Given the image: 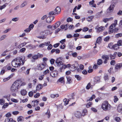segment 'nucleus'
I'll list each match as a JSON object with an SVG mask.
<instances>
[{
    "label": "nucleus",
    "mask_w": 122,
    "mask_h": 122,
    "mask_svg": "<svg viewBox=\"0 0 122 122\" xmlns=\"http://www.w3.org/2000/svg\"><path fill=\"white\" fill-rule=\"evenodd\" d=\"M75 77L78 80H80L81 79V77L78 75H76L75 76Z\"/></svg>",
    "instance_id": "obj_46"
},
{
    "label": "nucleus",
    "mask_w": 122,
    "mask_h": 122,
    "mask_svg": "<svg viewBox=\"0 0 122 122\" xmlns=\"http://www.w3.org/2000/svg\"><path fill=\"white\" fill-rule=\"evenodd\" d=\"M39 102L37 100L32 101L31 103L32 106L34 107L37 105L38 104Z\"/></svg>",
    "instance_id": "obj_16"
},
{
    "label": "nucleus",
    "mask_w": 122,
    "mask_h": 122,
    "mask_svg": "<svg viewBox=\"0 0 122 122\" xmlns=\"http://www.w3.org/2000/svg\"><path fill=\"white\" fill-rule=\"evenodd\" d=\"M67 79V81L68 83L70 84L71 82V78L69 76H66Z\"/></svg>",
    "instance_id": "obj_32"
},
{
    "label": "nucleus",
    "mask_w": 122,
    "mask_h": 122,
    "mask_svg": "<svg viewBox=\"0 0 122 122\" xmlns=\"http://www.w3.org/2000/svg\"><path fill=\"white\" fill-rule=\"evenodd\" d=\"M75 115L76 117L78 118H80L82 116L81 113L79 111H77L76 112Z\"/></svg>",
    "instance_id": "obj_14"
},
{
    "label": "nucleus",
    "mask_w": 122,
    "mask_h": 122,
    "mask_svg": "<svg viewBox=\"0 0 122 122\" xmlns=\"http://www.w3.org/2000/svg\"><path fill=\"white\" fill-rule=\"evenodd\" d=\"M64 78L63 77H61L59 79L57 80L58 82H60L61 83H64Z\"/></svg>",
    "instance_id": "obj_21"
},
{
    "label": "nucleus",
    "mask_w": 122,
    "mask_h": 122,
    "mask_svg": "<svg viewBox=\"0 0 122 122\" xmlns=\"http://www.w3.org/2000/svg\"><path fill=\"white\" fill-rule=\"evenodd\" d=\"M122 66V63H118L115 66V69L116 71H117L118 69L121 68Z\"/></svg>",
    "instance_id": "obj_11"
},
{
    "label": "nucleus",
    "mask_w": 122,
    "mask_h": 122,
    "mask_svg": "<svg viewBox=\"0 0 122 122\" xmlns=\"http://www.w3.org/2000/svg\"><path fill=\"white\" fill-rule=\"evenodd\" d=\"M50 96L51 98H54L55 97H58L59 95L57 94L55 95L52 94Z\"/></svg>",
    "instance_id": "obj_39"
},
{
    "label": "nucleus",
    "mask_w": 122,
    "mask_h": 122,
    "mask_svg": "<svg viewBox=\"0 0 122 122\" xmlns=\"http://www.w3.org/2000/svg\"><path fill=\"white\" fill-rule=\"evenodd\" d=\"M8 105L9 104L8 103H5L4 104H3V106L2 107V108L3 109H5V108H7V107L8 106Z\"/></svg>",
    "instance_id": "obj_45"
},
{
    "label": "nucleus",
    "mask_w": 122,
    "mask_h": 122,
    "mask_svg": "<svg viewBox=\"0 0 122 122\" xmlns=\"http://www.w3.org/2000/svg\"><path fill=\"white\" fill-rule=\"evenodd\" d=\"M92 85H91V83L89 82L87 85L86 87V88L87 89H89L90 88L92 87L91 86Z\"/></svg>",
    "instance_id": "obj_42"
},
{
    "label": "nucleus",
    "mask_w": 122,
    "mask_h": 122,
    "mask_svg": "<svg viewBox=\"0 0 122 122\" xmlns=\"http://www.w3.org/2000/svg\"><path fill=\"white\" fill-rule=\"evenodd\" d=\"M95 29L97 30V32H99L100 31L103 30L105 29V28L104 27H102V26L97 28V26L95 28Z\"/></svg>",
    "instance_id": "obj_12"
},
{
    "label": "nucleus",
    "mask_w": 122,
    "mask_h": 122,
    "mask_svg": "<svg viewBox=\"0 0 122 122\" xmlns=\"http://www.w3.org/2000/svg\"><path fill=\"white\" fill-rule=\"evenodd\" d=\"M66 28L67 27V25H62L61 26L60 28L62 29H65V30H66L67 29L66 28Z\"/></svg>",
    "instance_id": "obj_44"
},
{
    "label": "nucleus",
    "mask_w": 122,
    "mask_h": 122,
    "mask_svg": "<svg viewBox=\"0 0 122 122\" xmlns=\"http://www.w3.org/2000/svg\"><path fill=\"white\" fill-rule=\"evenodd\" d=\"M27 4V2L26 1H24L20 5V7L21 8H22L26 5Z\"/></svg>",
    "instance_id": "obj_25"
},
{
    "label": "nucleus",
    "mask_w": 122,
    "mask_h": 122,
    "mask_svg": "<svg viewBox=\"0 0 122 122\" xmlns=\"http://www.w3.org/2000/svg\"><path fill=\"white\" fill-rule=\"evenodd\" d=\"M115 6L114 4H111L107 10V12L110 13L113 11Z\"/></svg>",
    "instance_id": "obj_10"
},
{
    "label": "nucleus",
    "mask_w": 122,
    "mask_h": 122,
    "mask_svg": "<svg viewBox=\"0 0 122 122\" xmlns=\"http://www.w3.org/2000/svg\"><path fill=\"white\" fill-rule=\"evenodd\" d=\"M47 66V65L46 63L45 62H43L37 65V69L39 71H41L45 69Z\"/></svg>",
    "instance_id": "obj_4"
},
{
    "label": "nucleus",
    "mask_w": 122,
    "mask_h": 122,
    "mask_svg": "<svg viewBox=\"0 0 122 122\" xmlns=\"http://www.w3.org/2000/svg\"><path fill=\"white\" fill-rule=\"evenodd\" d=\"M23 117L21 116L18 117V122H22L23 121Z\"/></svg>",
    "instance_id": "obj_27"
},
{
    "label": "nucleus",
    "mask_w": 122,
    "mask_h": 122,
    "mask_svg": "<svg viewBox=\"0 0 122 122\" xmlns=\"http://www.w3.org/2000/svg\"><path fill=\"white\" fill-rule=\"evenodd\" d=\"M100 80V78L99 77H96L94 79V82L96 83H97V82L99 81Z\"/></svg>",
    "instance_id": "obj_30"
},
{
    "label": "nucleus",
    "mask_w": 122,
    "mask_h": 122,
    "mask_svg": "<svg viewBox=\"0 0 122 122\" xmlns=\"http://www.w3.org/2000/svg\"><path fill=\"white\" fill-rule=\"evenodd\" d=\"M62 66L61 67H60L58 70L59 71H60L61 72H62L65 69V66H64L63 65H62Z\"/></svg>",
    "instance_id": "obj_29"
},
{
    "label": "nucleus",
    "mask_w": 122,
    "mask_h": 122,
    "mask_svg": "<svg viewBox=\"0 0 122 122\" xmlns=\"http://www.w3.org/2000/svg\"><path fill=\"white\" fill-rule=\"evenodd\" d=\"M55 13L57 14H59L61 11V9L59 7H57L55 10Z\"/></svg>",
    "instance_id": "obj_18"
},
{
    "label": "nucleus",
    "mask_w": 122,
    "mask_h": 122,
    "mask_svg": "<svg viewBox=\"0 0 122 122\" xmlns=\"http://www.w3.org/2000/svg\"><path fill=\"white\" fill-rule=\"evenodd\" d=\"M119 48V46L117 44H115L113 46L112 49L115 50H117Z\"/></svg>",
    "instance_id": "obj_20"
},
{
    "label": "nucleus",
    "mask_w": 122,
    "mask_h": 122,
    "mask_svg": "<svg viewBox=\"0 0 122 122\" xmlns=\"http://www.w3.org/2000/svg\"><path fill=\"white\" fill-rule=\"evenodd\" d=\"M117 110L118 112L122 113V104H120L117 107Z\"/></svg>",
    "instance_id": "obj_17"
},
{
    "label": "nucleus",
    "mask_w": 122,
    "mask_h": 122,
    "mask_svg": "<svg viewBox=\"0 0 122 122\" xmlns=\"http://www.w3.org/2000/svg\"><path fill=\"white\" fill-rule=\"evenodd\" d=\"M49 72V70L48 69H47L46 70L44 71L43 72V73L44 74L46 75L47 73H48Z\"/></svg>",
    "instance_id": "obj_58"
},
{
    "label": "nucleus",
    "mask_w": 122,
    "mask_h": 122,
    "mask_svg": "<svg viewBox=\"0 0 122 122\" xmlns=\"http://www.w3.org/2000/svg\"><path fill=\"white\" fill-rule=\"evenodd\" d=\"M62 58L61 57H59L57 59L55 62L57 66L60 67L64 64L62 62Z\"/></svg>",
    "instance_id": "obj_6"
},
{
    "label": "nucleus",
    "mask_w": 122,
    "mask_h": 122,
    "mask_svg": "<svg viewBox=\"0 0 122 122\" xmlns=\"http://www.w3.org/2000/svg\"><path fill=\"white\" fill-rule=\"evenodd\" d=\"M45 33V34L44 35V36H45L46 38V36L49 34L51 35L52 33V32H50L49 30H46L43 31H41L40 32V35H43V33Z\"/></svg>",
    "instance_id": "obj_7"
},
{
    "label": "nucleus",
    "mask_w": 122,
    "mask_h": 122,
    "mask_svg": "<svg viewBox=\"0 0 122 122\" xmlns=\"http://www.w3.org/2000/svg\"><path fill=\"white\" fill-rule=\"evenodd\" d=\"M74 96L73 94H71L69 95L68 96V97L69 99H74Z\"/></svg>",
    "instance_id": "obj_49"
},
{
    "label": "nucleus",
    "mask_w": 122,
    "mask_h": 122,
    "mask_svg": "<svg viewBox=\"0 0 122 122\" xmlns=\"http://www.w3.org/2000/svg\"><path fill=\"white\" fill-rule=\"evenodd\" d=\"M14 75V74H12L11 75H10V76H9L7 78L4 79H3V81H5L8 80H9L10 79V77H11L12 76H13Z\"/></svg>",
    "instance_id": "obj_35"
},
{
    "label": "nucleus",
    "mask_w": 122,
    "mask_h": 122,
    "mask_svg": "<svg viewBox=\"0 0 122 122\" xmlns=\"http://www.w3.org/2000/svg\"><path fill=\"white\" fill-rule=\"evenodd\" d=\"M6 120H8V122H15V121L12 118H6Z\"/></svg>",
    "instance_id": "obj_47"
},
{
    "label": "nucleus",
    "mask_w": 122,
    "mask_h": 122,
    "mask_svg": "<svg viewBox=\"0 0 122 122\" xmlns=\"http://www.w3.org/2000/svg\"><path fill=\"white\" fill-rule=\"evenodd\" d=\"M117 20H115L114 23L112 24L110 26L109 30L108 31V33L109 34L112 33L113 31V27H115L116 26L117 24Z\"/></svg>",
    "instance_id": "obj_5"
},
{
    "label": "nucleus",
    "mask_w": 122,
    "mask_h": 122,
    "mask_svg": "<svg viewBox=\"0 0 122 122\" xmlns=\"http://www.w3.org/2000/svg\"><path fill=\"white\" fill-rule=\"evenodd\" d=\"M39 57V56L37 55H35L33 56L32 58L34 60H36Z\"/></svg>",
    "instance_id": "obj_38"
},
{
    "label": "nucleus",
    "mask_w": 122,
    "mask_h": 122,
    "mask_svg": "<svg viewBox=\"0 0 122 122\" xmlns=\"http://www.w3.org/2000/svg\"><path fill=\"white\" fill-rule=\"evenodd\" d=\"M5 103V100L3 98L0 99V105H3Z\"/></svg>",
    "instance_id": "obj_40"
},
{
    "label": "nucleus",
    "mask_w": 122,
    "mask_h": 122,
    "mask_svg": "<svg viewBox=\"0 0 122 122\" xmlns=\"http://www.w3.org/2000/svg\"><path fill=\"white\" fill-rule=\"evenodd\" d=\"M8 4L7 3H5L3 5L1 6V10H2V9L5 8L6 6L8 5Z\"/></svg>",
    "instance_id": "obj_53"
},
{
    "label": "nucleus",
    "mask_w": 122,
    "mask_h": 122,
    "mask_svg": "<svg viewBox=\"0 0 122 122\" xmlns=\"http://www.w3.org/2000/svg\"><path fill=\"white\" fill-rule=\"evenodd\" d=\"M19 84V83L17 82L16 81L14 82L11 88V90L12 92H16L18 91V89L20 88Z\"/></svg>",
    "instance_id": "obj_2"
},
{
    "label": "nucleus",
    "mask_w": 122,
    "mask_h": 122,
    "mask_svg": "<svg viewBox=\"0 0 122 122\" xmlns=\"http://www.w3.org/2000/svg\"><path fill=\"white\" fill-rule=\"evenodd\" d=\"M26 50V48H23L20 50V52L24 53Z\"/></svg>",
    "instance_id": "obj_51"
},
{
    "label": "nucleus",
    "mask_w": 122,
    "mask_h": 122,
    "mask_svg": "<svg viewBox=\"0 0 122 122\" xmlns=\"http://www.w3.org/2000/svg\"><path fill=\"white\" fill-rule=\"evenodd\" d=\"M110 57L111 60H112L114 59L115 58V57L112 54H110L109 55V57Z\"/></svg>",
    "instance_id": "obj_55"
},
{
    "label": "nucleus",
    "mask_w": 122,
    "mask_h": 122,
    "mask_svg": "<svg viewBox=\"0 0 122 122\" xmlns=\"http://www.w3.org/2000/svg\"><path fill=\"white\" fill-rule=\"evenodd\" d=\"M78 65L77 63H76L75 64H73L71 66V68H74L76 70L78 67Z\"/></svg>",
    "instance_id": "obj_23"
},
{
    "label": "nucleus",
    "mask_w": 122,
    "mask_h": 122,
    "mask_svg": "<svg viewBox=\"0 0 122 122\" xmlns=\"http://www.w3.org/2000/svg\"><path fill=\"white\" fill-rule=\"evenodd\" d=\"M56 14L55 13V12H54L53 11H51L49 13V16H52V15H54L55 14Z\"/></svg>",
    "instance_id": "obj_52"
},
{
    "label": "nucleus",
    "mask_w": 122,
    "mask_h": 122,
    "mask_svg": "<svg viewBox=\"0 0 122 122\" xmlns=\"http://www.w3.org/2000/svg\"><path fill=\"white\" fill-rule=\"evenodd\" d=\"M110 38L109 36H107L105 37L104 39V40L105 41H109Z\"/></svg>",
    "instance_id": "obj_63"
},
{
    "label": "nucleus",
    "mask_w": 122,
    "mask_h": 122,
    "mask_svg": "<svg viewBox=\"0 0 122 122\" xmlns=\"http://www.w3.org/2000/svg\"><path fill=\"white\" fill-rule=\"evenodd\" d=\"M113 19V17H111L109 18H106L104 19H103V21L105 22L106 23L107 21L109 20H112Z\"/></svg>",
    "instance_id": "obj_28"
},
{
    "label": "nucleus",
    "mask_w": 122,
    "mask_h": 122,
    "mask_svg": "<svg viewBox=\"0 0 122 122\" xmlns=\"http://www.w3.org/2000/svg\"><path fill=\"white\" fill-rule=\"evenodd\" d=\"M122 36V33H119L116 34L115 35V37L116 38H118L119 37H121Z\"/></svg>",
    "instance_id": "obj_43"
},
{
    "label": "nucleus",
    "mask_w": 122,
    "mask_h": 122,
    "mask_svg": "<svg viewBox=\"0 0 122 122\" xmlns=\"http://www.w3.org/2000/svg\"><path fill=\"white\" fill-rule=\"evenodd\" d=\"M25 57L24 56L18 57L12 61V66L15 67H19L22 64L23 65L25 63Z\"/></svg>",
    "instance_id": "obj_1"
},
{
    "label": "nucleus",
    "mask_w": 122,
    "mask_h": 122,
    "mask_svg": "<svg viewBox=\"0 0 122 122\" xmlns=\"http://www.w3.org/2000/svg\"><path fill=\"white\" fill-rule=\"evenodd\" d=\"M26 47L29 49H31L33 47V46L32 44H30L26 46Z\"/></svg>",
    "instance_id": "obj_54"
},
{
    "label": "nucleus",
    "mask_w": 122,
    "mask_h": 122,
    "mask_svg": "<svg viewBox=\"0 0 122 122\" xmlns=\"http://www.w3.org/2000/svg\"><path fill=\"white\" fill-rule=\"evenodd\" d=\"M103 62L102 61L101 59H99L98 60L97 63L99 65H101Z\"/></svg>",
    "instance_id": "obj_37"
},
{
    "label": "nucleus",
    "mask_w": 122,
    "mask_h": 122,
    "mask_svg": "<svg viewBox=\"0 0 122 122\" xmlns=\"http://www.w3.org/2000/svg\"><path fill=\"white\" fill-rule=\"evenodd\" d=\"M40 95V94L39 93H37L36 94L34 95V97L35 98H37L39 97Z\"/></svg>",
    "instance_id": "obj_60"
},
{
    "label": "nucleus",
    "mask_w": 122,
    "mask_h": 122,
    "mask_svg": "<svg viewBox=\"0 0 122 122\" xmlns=\"http://www.w3.org/2000/svg\"><path fill=\"white\" fill-rule=\"evenodd\" d=\"M93 17L92 16H89L86 19L88 21H91L92 19L93 18Z\"/></svg>",
    "instance_id": "obj_48"
},
{
    "label": "nucleus",
    "mask_w": 122,
    "mask_h": 122,
    "mask_svg": "<svg viewBox=\"0 0 122 122\" xmlns=\"http://www.w3.org/2000/svg\"><path fill=\"white\" fill-rule=\"evenodd\" d=\"M55 61V60L54 59H51L50 60V62L51 64V65L53 64H54Z\"/></svg>",
    "instance_id": "obj_59"
},
{
    "label": "nucleus",
    "mask_w": 122,
    "mask_h": 122,
    "mask_svg": "<svg viewBox=\"0 0 122 122\" xmlns=\"http://www.w3.org/2000/svg\"><path fill=\"white\" fill-rule=\"evenodd\" d=\"M87 112V110L86 109H84L82 111V112L81 113L82 116H84L86 114V113Z\"/></svg>",
    "instance_id": "obj_31"
},
{
    "label": "nucleus",
    "mask_w": 122,
    "mask_h": 122,
    "mask_svg": "<svg viewBox=\"0 0 122 122\" xmlns=\"http://www.w3.org/2000/svg\"><path fill=\"white\" fill-rule=\"evenodd\" d=\"M102 58L104 60L103 62L106 64L107 63V61L109 59V56L107 55H103L102 56Z\"/></svg>",
    "instance_id": "obj_9"
},
{
    "label": "nucleus",
    "mask_w": 122,
    "mask_h": 122,
    "mask_svg": "<svg viewBox=\"0 0 122 122\" xmlns=\"http://www.w3.org/2000/svg\"><path fill=\"white\" fill-rule=\"evenodd\" d=\"M46 115L47 116V117L48 118H49L51 116V114L50 112V111L49 109H48L47 112L46 113Z\"/></svg>",
    "instance_id": "obj_34"
},
{
    "label": "nucleus",
    "mask_w": 122,
    "mask_h": 122,
    "mask_svg": "<svg viewBox=\"0 0 122 122\" xmlns=\"http://www.w3.org/2000/svg\"><path fill=\"white\" fill-rule=\"evenodd\" d=\"M11 100L12 102L15 103H17L19 102L18 100L14 98H11Z\"/></svg>",
    "instance_id": "obj_50"
},
{
    "label": "nucleus",
    "mask_w": 122,
    "mask_h": 122,
    "mask_svg": "<svg viewBox=\"0 0 122 122\" xmlns=\"http://www.w3.org/2000/svg\"><path fill=\"white\" fill-rule=\"evenodd\" d=\"M89 29L87 27H85L83 28L82 31L83 32H86Z\"/></svg>",
    "instance_id": "obj_64"
},
{
    "label": "nucleus",
    "mask_w": 122,
    "mask_h": 122,
    "mask_svg": "<svg viewBox=\"0 0 122 122\" xmlns=\"http://www.w3.org/2000/svg\"><path fill=\"white\" fill-rule=\"evenodd\" d=\"M117 44L119 46H122V41L120 40H119L118 41Z\"/></svg>",
    "instance_id": "obj_56"
},
{
    "label": "nucleus",
    "mask_w": 122,
    "mask_h": 122,
    "mask_svg": "<svg viewBox=\"0 0 122 122\" xmlns=\"http://www.w3.org/2000/svg\"><path fill=\"white\" fill-rule=\"evenodd\" d=\"M37 38L40 39H45L46 38L45 36H44V35H41V36H37Z\"/></svg>",
    "instance_id": "obj_57"
},
{
    "label": "nucleus",
    "mask_w": 122,
    "mask_h": 122,
    "mask_svg": "<svg viewBox=\"0 0 122 122\" xmlns=\"http://www.w3.org/2000/svg\"><path fill=\"white\" fill-rule=\"evenodd\" d=\"M102 107L104 111L108 110L110 109V105L108 103V101H106L102 103Z\"/></svg>",
    "instance_id": "obj_3"
},
{
    "label": "nucleus",
    "mask_w": 122,
    "mask_h": 122,
    "mask_svg": "<svg viewBox=\"0 0 122 122\" xmlns=\"http://www.w3.org/2000/svg\"><path fill=\"white\" fill-rule=\"evenodd\" d=\"M104 78L105 81L108 80L109 79L108 75L107 74H105Z\"/></svg>",
    "instance_id": "obj_41"
},
{
    "label": "nucleus",
    "mask_w": 122,
    "mask_h": 122,
    "mask_svg": "<svg viewBox=\"0 0 122 122\" xmlns=\"http://www.w3.org/2000/svg\"><path fill=\"white\" fill-rule=\"evenodd\" d=\"M20 93L22 96H25L27 94V92L25 90H23L20 91Z\"/></svg>",
    "instance_id": "obj_24"
},
{
    "label": "nucleus",
    "mask_w": 122,
    "mask_h": 122,
    "mask_svg": "<svg viewBox=\"0 0 122 122\" xmlns=\"http://www.w3.org/2000/svg\"><path fill=\"white\" fill-rule=\"evenodd\" d=\"M16 81L19 83V86L20 88L21 86H25L26 84V83L25 82H22L21 81L19 80H17Z\"/></svg>",
    "instance_id": "obj_15"
},
{
    "label": "nucleus",
    "mask_w": 122,
    "mask_h": 122,
    "mask_svg": "<svg viewBox=\"0 0 122 122\" xmlns=\"http://www.w3.org/2000/svg\"><path fill=\"white\" fill-rule=\"evenodd\" d=\"M27 44V43L26 42H24L21 43L18 46V48L19 49H20L22 47L24 46H25V45Z\"/></svg>",
    "instance_id": "obj_22"
},
{
    "label": "nucleus",
    "mask_w": 122,
    "mask_h": 122,
    "mask_svg": "<svg viewBox=\"0 0 122 122\" xmlns=\"http://www.w3.org/2000/svg\"><path fill=\"white\" fill-rule=\"evenodd\" d=\"M95 1L94 0H92L89 2V4L90 5H92L91 6L92 7H96V5L94 4Z\"/></svg>",
    "instance_id": "obj_19"
},
{
    "label": "nucleus",
    "mask_w": 122,
    "mask_h": 122,
    "mask_svg": "<svg viewBox=\"0 0 122 122\" xmlns=\"http://www.w3.org/2000/svg\"><path fill=\"white\" fill-rule=\"evenodd\" d=\"M72 19L70 17H69L67 18L66 21L67 22H71L72 20Z\"/></svg>",
    "instance_id": "obj_61"
},
{
    "label": "nucleus",
    "mask_w": 122,
    "mask_h": 122,
    "mask_svg": "<svg viewBox=\"0 0 122 122\" xmlns=\"http://www.w3.org/2000/svg\"><path fill=\"white\" fill-rule=\"evenodd\" d=\"M61 22L60 21H58L55 24L53 25V27H54V29L58 27L60 25Z\"/></svg>",
    "instance_id": "obj_13"
},
{
    "label": "nucleus",
    "mask_w": 122,
    "mask_h": 122,
    "mask_svg": "<svg viewBox=\"0 0 122 122\" xmlns=\"http://www.w3.org/2000/svg\"><path fill=\"white\" fill-rule=\"evenodd\" d=\"M54 18V17L53 16H49L46 19V22L48 23H51Z\"/></svg>",
    "instance_id": "obj_8"
},
{
    "label": "nucleus",
    "mask_w": 122,
    "mask_h": 122,
    "mask_svg": "<svg viewBox=\"0 0 122 122\" xmlns=\"http://www.w3.org/2000/svg\"><path fill=\"white\" fill-rule=\"evenodd\" d=\"M43 86L41 84H38L36 87V89L38 91L42 89Z\"/></svg>",
    "instance_id": "obj_26"
},
{
    "label": "nucleus",
    "mask_w": 122,
    "mask_h": 122,
    "mask_svg": "<svg viewBox=\"0 0 122 122\" xmlns=\"http://www.w3.org/2000/svg\"><path fill=\"white\" fill-rule=\"evenodd\" d=\"M92 104V102H89L86 105V107L87 108H89V107H91Z\"/></svg>",
    "instance_id": "obj_62"
},
{
    "label": "nucleus",
    "mask_w": 122,
    "mask_h": 122,
    "mask_svg": "<svg viewBox=\"0 0 122 122\" xmlns=\"http://www.w3.org/2000/svg\"><path fill=\"white\" fill-rule=\"evenodd\" d=\"M63 101L65 105L68 104L69 101L68 99H67L66 98H65L64 99Z\"/></svg>",
    "instance_id": "obj_36"
},
{
    "label": "nucleus",
    "mask_w": 122,
    "mask_h": 122,
    "mask_svg": "<svg viewBox=\"0 0 122 122\" xmlns=\"http://www.w3.org/2000/svg\"><path fill=\"white\" fill-rule=\"evenodd\" d=\"M102 41V38L101 37H99L97 39L96 42L98 44H100Z\"/></svg>",
    "instance_id": "obj_33"
}]
</instances>
